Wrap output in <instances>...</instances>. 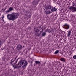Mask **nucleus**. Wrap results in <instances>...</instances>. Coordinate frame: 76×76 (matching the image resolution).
Listing matches in <instances>:
<instances>
[{"instance_id": "nucleus-29", "label": "nucleus", "mask_w": 76, "mask_h": 76, "mask_svg": "<svg viewBox=\"0 0 76 76\" xmlns=\"http://www.w3.org/2000/svg\"><path fill=\"white\" fill-rule=\"evenodd\" d=\"M2 19H3V18H2Z\"/></svg>"}, {"instance_id": "nucleus-19", "label": "nucleus", "mask_w": 76, "mask_h": 76, "mask_svg": "<svg viewBox=\"0 0 76 76\" xmlns=\"http://www.w3.org/2000/svg\"><path fill=\"white\" fill-rule=\"evenodd\" d=\"M43 29H42V31H40V34H41V32H43Z\"/></svg>"}, {"instance_id": "nucleus-28", "label": "nucleus", "mask_w": 76, "mask_h": 76, "mask_svg": "<svg viewBox=\"0 0 76 76\" xmlns=\"http://www.w3.org/2000/svg\"><path fill=\"white\" fill-rule=\"evenodd\" d=\"M55 18H56V19L57 18V17H55Z\"/></svg>"}, {"instance_id": "nucleus-30", "label": "nucleus", "mask_w": 76, "mask_h": 76, "mask_svg": "<svg viewBox=\"0 0 76 76\" xmlns=\"http://www.w3.org/2000/svg\"><path fill=\"white\" fill-rule=\"evenodd\" d=\"M15 59H16V58H15Z\"/></svg>"}, {"instance_id": "nucleus-18", "label": "nucleus", "mask_w": 76, "mask_h": 76, "mask_svg": "<svg viewBox=\"0 0 76 76\" xmlns=\"http://www.w3.org/2000/svg\"><path fill=\"white\" fill-rule=\"evenodd\" d=\"M54 54H57V50H56Z\"/></svg>"}, {"instance_id": "nucleus-23", "label": "nucleus", "mask_w": 76, "mask_h": 76, "mask_svg": "<svg viewBox=\"0 0 76 76\" xmlns=\"http://www.w3.org/2000/svg\"><path fill=\"white\" fill-rule=\"evenodd\" d=\"M1 20H2L3 22H4V20L3 19H2Z\"/></svg>"}, {"instance_id": "nucleus-4", "label": "nucleus", "mask_w": 76, "mask_h": 76, "mask_svg": "<svg viewBox=\"0 0 76 76\" xmlns=\"http://www.w3.org/2000/svg\"><path fill=\"white\" fill-rule=\"evenodd\" d=\"M70 10H72V12H76V7L71 6L70 8Z\"/></svg>"}, {"instance_id": "nucleus-1", "label": "nucleus", "mask_w": 76, "mask_h": 76, "mask_svg": "<svg viewBox=\"0 0 76 76\" xmlns=\"http://www.w3.org/2000/svg\"><path fill=\"white\" fill-rule=\"evenodd\" d=\"M13 58L11 60L10 63L12 65L13 67H14L15 69L16 68L17 69L19 68V67H20L22 66H22V67L23 68V69H25V68H26L27 64H28V62L26 61L25 60H23L21 59L19 61L18 63L15 66V65L17 63L18 59H17L15 62L14 63V64H13V63L15 61V60L13 61Z\"/></svg>"}, {"instance_id": "nucleus-12", "label": "nucleus", "mask_w": 76, "mask_h": 76, "mask_svg": "<svg viewBox=\"0 0 76 76\" xmlns=\"http://www.w3.org/2000/svg\"><path fill=\"white\" fill-rule=\"evenodd\" d=\"M35 63H36V64H40V61H35Z\"/></svg>"}, {"instance_id": "nucleus-14", "label": "nucleus", "mask_w": 76, "mask_h": 76, "mask_svg": "<svg viewBox=\"0 0 76 76\" xmlns=\"http://www.w3.org/2000/svg\"><path fill=\"white\" fill-rule=\"evenodd\" d=\"M74 59H76V55H74L73 57Z\"/></svg>"}, {"instance_id": "nucleus-21", "label": "nucleus", "mask_w": 76, "mask_h": 76, "mask_svg": "<svg viewBox=\"0 0 76 76\" xmlns=\"http://www.w3.org/2000/svg\"><path fill=\"white\" fill-rule=\"evenodd\" d=\"M1 40H0V46L1 45Z\"/></svg>"}, {"instance_id": "nucleus-20", "label": "nucleus", "mask_w": 76, "mask_h": 76, "mask_svg": "<svg viewBox=\"0 0 76 76\" xmlns=\"http://www.w3.org/2000/svg\"><path fill=\"white\" fill-rule=\"evenodd\" d=\"M28 29H29V30H31V27H28Z\"/></svg>"}, {"instance_id": "nucleus-16", "label": "nucleus", "mask_w": 76, "mask_h": 76, "mask_svg": "<svg viewBox=\"0 0 76 76\" xmlns=\"http://www.w3.org/2000/svg\"><path fill=\"white\" fill-rule=\"evenodd\" d=\"M33 4L34 5L36 4V3H35V1H33Z\"/></svg>"}, {"instance_id": "nucleus-26", "label": "nucleus", "mask_w": 76, "mask_h": 76, "mask_svg": "<svg viewBox=\"0 0 76 76\" xmlns=\"http://www.w3.org/2000/svg\"><path fill=\"white\" fill-rule=\"evenodd\" d=\"M2 19H3V18H4V16L3 17H2Z\"/></svg>"}, {"instance_id": "nucleus-15", "label": "nucleus", "mask_w": 76, "mask_h": 76, "mask_svg": "<svg viewBox=\"0 0 76 76\" xmlns=\"http://www.w3.org/2000/svg\"><path fill=\"white\" fill-rule=\"evenodd\" d=\"M73 6L74 7H76V4L73 3Z\"/></svg>"}, {"instance_id": "nucleus-22", "label": "nucleus", "mask_w": 76, "mask_h": 76, "mask_svg": "<svg viewBox=\"0 0 76 76\" xmlns=\"http://www.w3.org/2000/svg\"><path fill=\"white\" fill-rule=\"evenodd\" d=\"M6 8L5 9H4V11L6 10Z\"/></svg>"}, {"instance_id": "nucleus-17", "label": "nucleus", "mask_w": 76, "mask_h": 76, "mask_svg": "<svg viewBox=\"0 0 76 76\" xmlns=\"http://www.w3.org/2000/svg\"><path fill=\"white\" fill-rule=\"evenodd\" d=\"M37 34V36H38V37H39V36H40V35H41V33H38Z\"/></svg>"}, {"instance_id": "nucleus-13", "label": "nucleus", "mask_w": 76, "mask_h": 76, "mask_svg": "<svg viewBox=\"0 0 76 76\" xmlns=\"http://www.w3.org/2000/svg\"><path fill=\"white\" fill-rule=\"evenodd\" d=\"M51 32H52V31H51V30H50V29L48 30V32H49V33H51Z\"/></svg>"}, {"instance_id": "nucleus-8", "label": "nucleus", "mask_w": 76, "mask_h": 76, "mask_svg": "<svg viewBox=\"0 0 76 76\" xmlns=\"http://www.w3.org/2000/svg\"><path fill=\"white\" fill-rule=\"evenodd\" d=\"M12 10H13V8H12V7H10L9 8V10H8L7 11H6L5 12V13H8V12H9L11 11H12Z\"/></svg>"}, {"instance_id": "nucleus-9", "label": "nucleus", "mask_w": 76, "mask_h": 76, "mask_svg": "<svg viewBox=\"0 0 76 76\" xmlns=\"http://www.w3.org/2000/svg\"><path fill=\"white\" fill-rule=\"evenodd\" d=\"M67 37H70L71 35V33H72V31L71 30H69L67 31Z\"/></svg>"}, {"instance_id": "nucleus-10", "label": "nucleus", "mask_w": 76, "mask_h": 76, "mask_svg": "<svg viewBox=\"0 0 76 76\" xmlns=\"http://www.w3.org/2000/svg\"><path fill=\"white\" fill-rule=\"evenodd\" d=\"M60 60L62 61H63V62H66V60H65V59H64L63 58H61Z\"/></svg>"}, {"instance_id": "nucleus-25", "label": "nucleus", "mask_w": 76, "mask_h": 76, "mask_svg": "<svg viewBox=\"0 0 76 76\" xmlns=\"http://www.w3.org/2000/svg\"><path fill=\"white\" fill-rule=\"evenodd\" d=\"M45 63H46L45 62V63H44V65H45Z\"/></svg>"}, {"instance_id": "nucleus-24", "label": "nucleus", "mask_w": 76, "mask_h": 76, "mask_svg": "<svg viewBox=\"0 0 76 76\" xmlns=\"http://www.w3.org/2000/svg\"><path fill=\"white\" fill-rule=\"evenodd\" d=\"M59 52L58 50H57V53H58Z\"/></svg>"}, {"instance_id": "nucleus-2", "label": "nucleus", "mask_w": 76, "mask_h": 76, "mask_svg": "<svg viewBox=\"0 0 76 76\" xmlns=\"http://www.w3.org/2000/svg\"><path fill=\"white\" fill-rule=\"evenodd\" d=\"M57 10V8H56L55 7L53 8V7H51V5H49L46 7L45 9V12L46 15L50 14V13L53 12L54 11H56Z\"/></svg>"}, {"instance_id": "nucleus-6", "label": "nucleus", "mask_w": 76, "mask_h": 76, "mask_svg": "<svg viewBox=\"0 0 76 76\" xmlns=\"http://www.w3.org/2000/svg\"><path fill=\"white\" fill-rule=\"evenodd\" d=\"M34 32L36 34V36H37V34H38V32H39V30L37 28H36L34 29Z\"/></svg>"}, {"instance_id": "nucleus-27", "label": "nucleus", "mask_w": 76, "mask_h": 76, "mask_svg": "<svg viewBox=\"0 0 76 76\" xmlns=\"http://www.w3.org/2000/svg\"><path fill=\"white\" fill-rule=\"evenodd\" d=\"M41 26H42V25H41L40 26V28H41Z\"/></svg>"}, {"instance_id": "nucleus-7", "label": "nucleus", "mask_w": 76, "mask_h": 76, "mask_svg": "<svg viewBox=\"0 0 76 76\" xmlns=\"http://www.w3.org/2000/svg\"><path fill=\"white\" fill-rule=\"evenodd\" d=\"M63 27L64 28H65V29H69V26L68 25L65 24L63 26Z\"/></svg>"}, {"instance_id": "nucleus-5", "label": "nucleus", "mask_w": 76, "mask_h": 76, "mask_svg": "<svg viewBox=\"0 0 76 76\" xmlns=\"http://www.w3.org/2000/svg\"><path fill=\"white\" fill-rule=\"evenodd\" d=\"M22 45L20 44H18L17 45V49L18 50H22Z\"/></svg>"}, {"instance_id": "nucleus-11", "label": "nucleus", "mask_w": 76, "mask_h": 76, "mask_svg": "<svg viewBox=\"0 0 76 76\" xmlns=\"http://www.w3.org/2000/svg\"><path fill=\"white\" fill-rule=\"evenodd\" d=\"M45 35H46L45 32H43L42 34V37H44V36H45Z\"/></svg>"}, {"instance_id": "nucleus-3", "label": "nucleus", "mask_w": 76, "mask_h": 76, "mask_svg": "<svg viewBox=\"0 0 76 76\" xmlns=\"http://www.w3.org/2000/svg\"><path fill=\"white\" fill-rule=\"evenodd\" d=\"M19 15L17 13H12L11 14H8L7 16V19L10 20H14L18 18Z\"/></svg>"}]
</instances>
